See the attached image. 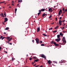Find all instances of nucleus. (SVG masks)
<instances>
[{
    "label": "nucleus",
    "mask_w": 67,
    "mask_h": 67,
    "mask_svg": "<svg viewBox=\"0 0 67 67\" xmlns=\"http://www.w3.org/2000/svg\"><path fill=\"white\" fill-rule=\"evenodd\" d=\"M36 42L38 44H39V41H40V40H39V39H38L37 38L36 39Z\"/></svg>",
    "instance_id": "obj_1"
},
{
    "label": "nucleus",
    "mask_w": 67,
    "mask_h": 67,
    "mask_svg": "<svg viewBox=\"0 0 67 67\" xmlns=\"http://www.w3.org/2000/svg\"><path fill=\"white\" fill-rule=\"evenodd\" d=\"M12 38H10L9 40H8L7 42H6V43H8V44H10V43H9V42H10L11 40H12Z\"/></svg>",
    "instance_id": "obj_2"
},
{
    "label": "nucleus",
    "mask_w": 67,
    "mask_h": 67,
    "mask_svg": "<svg viewBox=\"0 0 67 67\" xmlns=\"http://www.w3.org/2000/svg\"><path fill=\"white\" fill-rule=\"evenodd\" d=\"M63 21H61L60 20H59V25L60 26L62 25V22Z\"/></svg>",
    "instance_id": "obj_3"
},
{
    "label": "nucleus",
    "mask_w": 67,
    "mask_h": 67,
    "mask_svg": "<svg viewBox=\"0 0 67 67\" xmlns=\"http://www.w3.org/2000/svg\"><path fill=\"white\" fill-rule=\"evenodd\" d=\"M41 57H42V58H45V59L46 58V57H45V55H44V54H41Z\"/></svg>",
    "instance_id": "obj_4"
},
{
    "label": "nucleus",
    "mask_w": 67,
    "mask_h": 67,
    "mask_svg": "<svg viewBox=\"0 0 67 67\" xmlns=\"http://www.w3.org/2000/svg\"><path fill=\"white\" fill-rule=\"evenodd\" d=\"M56 41L57 42H59L60 41V38H59L55 39Z\"/></svg>",
    "instance_id": "obj_5"
},
{
    "label": "nucleus",
    "mask_w": 67,
    "mask_h": 67,
    "mask_svg": "<svg viewBox=\"0 0 67 67\" xmlns=\"http://www.w3.org/2000/svg\"><path fill=\"white\" fill-rule=\"evenodd\" d=\"M62 12V10L61 9H60V11H59V12L58 13V15H60V13H61V12Z\"/></svg>",
    "instance_id": "obj_6"
},
{
    "label": "nucleus",
    "mask_w": 67,
    "mask_h": 67,
    "mask_svg": "<svg viewBox=\"0 0 67 67\" xmlns=\"http://www.w3.org/2000/svg\"><path fill=\"white\" fill-rule=\"evenodd\" d=\"M48 10L49 12H53V10L51 8H49L48 9Z\"/></svg>",
    "instance_id": "obj_7"
},
{
    "label": "nucleus",
    "mask_w": 67,
    "mask_h": 67,
    "mask_svg": "<svg viewBox=\"0 0 67 67\" xmlns=\"http://www.w3.org/2000/svg\"><path fill=\"white\" fill-rule=\"evenodd\" d=\"M54 45H55V46H59V44H57V43H56L55 42H54Z\"/></svg>",
    "instance_id": "obj_8"
},
{
    "label": "nucleus",
    "mask_w": 67,
    "mask_h": 67,
    "mask_svg": "<svg viewBox=\"0 0 67 67\" xmlns=\"http://www.w3.org/2000/svg\"><path fill=\"white\" fill-rule=\"evenodd\" d=\"M40 31V27H38L37 28V32H38Z\"/></svg>",
    "instance_id": "obj_9"
},
{
    "label": "nucleus",
    "mask_w": 67,
    "mask_h": 67,
    "mask_svg": "<svg viewBox=\"0 0 67 67\" xmlns=\"http://www.w3.org/2000/svg\"><path fill=\"white\" fill-rule=\"evenodd\" d=\"M66 61H63L62 60H61V62H60V63H66Z\"/></svg>",
    "instance_id": "obj_10"
},
{
    "label": "nucleus",
    "mask_w": 67,
    "mask_h": 67,
    "mask_svg": "<svg viewBox=\"0 0 67 67\" xmlns=\"http://www.w3.org/2000/svg\"><path fill=\"white\" fill-rule=\"evenodd\" d=\"M39 10L41 11H41H42V12L44 11H45V9H41V10Z\"/></svg>",
    "instance_id": "obj_11"
},
{
    "label": "nucleus",
    "mask_w": 67,
    "mask_h": 67,
    "mask_svg": "<svg viewBox=\"0 0 67 67\" xmlns=\"http://www.w3.org/2000/svg\"><path fill=\"white\" fill-rule=\"evenodd\" d=\"M0 15L2 17H3V18H4V15H3V13H2L1 14H0Z\"/></svg>",
    "instance_id": "obj_12"
},
{
    "label": "nucleus",
    "mask_w": 67,
    "mask_h": 67,
    "mask_svg": "<svg viewBox=\"0 0 67 67\" xmlns=\"http://www.w3.org/2000/svg\"><path fill=\"white\" fill-rule=\"evenodd\" d=\"M39 12L38 13V15H40V14H41V10H39Z\"/></svg>",
    "instance_id": "obj_13"
},
{
    "label": "nucleus",
    "mask_w": 67,
    "mask_h": 67,
    "mask_svg": "<svg viewBox=\"0 0 67 67\" xmlns=\"http://www.w3.org/2000/svg\"><path fill=\"white\" fill-rule=\"evenodd\" d=\"M7 41H9V39L10 38V37H8L7 38Z\"/></svg>",
    "instance_id": "obj_14"
},
{
    "label": "nucleus",
    "mask_w": 67,
    "mask_h": 67,
    "mask_svg": "<svg viewBox=\"0 0 67 67\" xmlns=\"http://www.w3.org/2000/svg\"><path fill=\"white\" fill-rule=\"evenodd\" d=\"M4 20H5L6 21H8V18H4Z\"/></svg>",
    "instance_id": "obj_15"
},
{
    "label": "nucleus",
    "mask_w": 67,
    "mask_h": 67,
    "mask_svg": "<svg viewBox=\"0 0 67 67\" xmlns=\"http://www.w3.org/2000/svg\"><path fill=\"white\" fill-rule=\"evenodd\" d=\"M9 29V28L8 27H7L5 29H4V30H8Z\"/></svg>",
    "instance_id": "obj_16"
},
{
    "label": "nucleus",
    "mask_w": 67,
    "mask_h": 67,
    "mask_svg": "<svg viewBox=\"0 0 67 67\" xmlns=\"http://www.w3.org/2000/svg\"><path fill=\"white\" fill-rule=\"evenodd\" d=\"M45 15H46V14H45V13H43L42 15V17H44V16Z\"/></svg>",
    "instance_id": "obj_17"
},
{
    "label": "nucleus",
    "mask_w": 67,
    "mask_h": 67,
    "mask_svg": "<svg viewBox=\"0 0 67 67\" xmlns=\"http://www.w3.org/2000/svg\"><path fill=\"white\" fill-rule=\"evenodd\" d=\"M42 35L44 36H47V35H46L45 34H43Z\"/></svg>",
    "instance_id": "obj_18"
},
{
    "label": "nucleus",
    "mask_w": 67,
    "mask_h": 67,
    "mask_svg": "<svg viewBox=\"0 0 67 67\" xmlns=\"http://www.w3.org/2000/svg\"><path fill=\"white\" fill-rule=\"evenodd\" d=\"M18 2L19 3L20 2H22V0H18Z\"/></svg>",
    "instance_id": "obj_19"
},
{
    "label": "nucleus",
    "mask_w": 67,
    "mask_h": 67,
    "mask_svg": "<svg viewBox=\"0 0 67 67\" xmlns=\"http://www.w3.org/2000/svg\"><path fill=\"white\" fill-rule=\"evenodd\" d=\"M48 64H51V61L50 60L48 61Z\"/></svg>",
    "instance_id": "obj_20"
},
{
    "label": "nucleus",
    "mask_w": 67,
    "mask_h": 67,
    "mask_svg": "<svg viewBox=\"0 0 67 67\" xmlns=\"http://www.w3.org/2000/svg\"><path fill=\"white\" fill-rule=\"evenodd\" d=\"M60 35H61V36H63V34H62V33L60 32Z\"/></svg>",
    "instance_id": "obj_21"
},
{
    "label": "nucleus",
    "mask_w": 67,
    "mask_h": 67,
    "mask_svg": "<svg viewBox=\"0 0 67 67\" xmlns=\"http://www.w3.org/2000/svg\"><path fill=\"white\" fill-rule=\"evenodd\" d=\"M63 43H64V44H66V41L65 40L63 41Z\"/></svg>",
    "instance_id": "obj_22"
},
{
    "label": "nucleus",
    "mask_w": 67,
    "mask_h": 67,
    "mask_svg": "<svg viewBox=\"0 0 67 67\" xmlns=\"http://www.w3.org/2000/svg\"><path fill=\"white\" fill-rule=\"evenodd\" d=\"M38 60H39V59H37L36 60L35 59V62H37V61H38Z\"/></svg>",
    "instance_id": "obj_23"
},
{
    "label": "nucleus",
    "mask_w": 67,
    "mask_h": 67,
    "mask_svg": "<svg viewBox=\"0 0 67 67\" xmlns=\"http://www.w3.org/2000/svg\"><path fill=\"white\" fill-rule=\"evenodd\" d=\"M51 44H54V41H51Z\"/></svg>",
    "instance_id": "obj_24"
},
{
    "label": "nucleus",
    "mask_w": 67,
    "mask_h": 67,
    "mask_svg": "<svg viewBox=\"0 0 67 67\" xmlns=\"http://www.w3.org/2000/svg\"><path fill=\"white\" fill-rule=\"evenodd\" d=\"M57 38H59L60 37V35H58L57 36Z\"/></svg>",
    "instance_id": "obj_25"
},
{
    "label": "nucleus",
    "mask_w": 67,
    "mask_h": 67,
    "mask_svg": "<svg viewBox=\"0 0 67 67\" xmlns=\"http://www.w3.org/2000/svg\"><path fill=\"white\" fill-rule=\"evenodd\" d=\"M4 12L5 13H4V14L5 16V17H6V13L5 12Z\"/></svg>",
    "instance_id": "obj_26"
},
{
    "label": "nucleus",
    "mask_w": 67,
    "mask_h": 67,
    "mask_svg": "<svg viewBox=\"0 0 67 67\" xmlns=\"http://www.w3.org/2000/svg\"><path fill=\"white\" fill-rule=\"evenodd\" d=\"M58 27H59V26H57L56 27H55V28L54 29H57L58 28Z\"/></svg>",
    "instance_id": "obj_27"
},
{
    "label": "nucleus",
    "mask_w": 67,
    "mask_h": 67,
    "mask_svg": "<svg viewBox=\"0 0 67 67\" xmlns=\"http://www.w3.org/2000/svg\"><path fill=\"white\" fill-rule=\"evenodd\" d=\"M15 13H16V11H17V9H15Z\"/></svg>",
    "instance_id": "obj_28"
},
{
    "label": "nucleus",
    "mask_w": 67,
    "mask_h": 67,
    "mask_svg": "<svg viewBox=\"0 0 67 67\" xmlns=\"http://www.w3.org/2000/svg\"><path fill=\"white\" fill-rule=\"evenodd\" d=\"M33 58L37 59V58L36 57H33Z\"/></svg>",
    "instance_id": "obj_29"
},
{
    "label": "nucleus",
    "mask_w": 67,
    "mask_h": 67,
    "mask_svg": "<svg viewBox=\"0 0 67 67\" xmlns=\"http://www.w3.org/2000/svg\"><path fill=\"white\" fill-rule=\"evenodd\" d=\"M52 14H51L50 15V16H49V19H50V18H51V17H52Z\"/></svg>",
    "instance_id": "obj_30"
},
{
    "label": "nucleus",
    "mask_w": 67,
    "mask_h": 67,
    "mask_svg": "<svg viewBox=\"0 0 67 67\" xmlns=\"http://www.w3.org/2000/svg\"><path fill=\"white\" fill-rule=\"evenodd\" d=\"M12 62L13 61V60H14V59L13 58H12Z\"/></svg>",
    "instance_id": "obj_31"
},
{
    "label": "nucleus",
    "mask_w": 67,
    "mask_h": 67,
    "mask_svg": "<svg viewBox=\"0 0 67 67\" xmlns=\"http://www.w3.org/2000/svg\"><path fill=\"white\" fill-rule=\"evenodd\" d=\"M4 2H5V1H3V2H1L0 3H4Z\"/></svg>",
    "instance_id": "obj_32"
},
{
    "label": "nucleus",
    "mask_w": 67,
    "mask_h": 67,
    "mask_svg": "<svg viewBox=\"0 0 67 67\" xmlns=\"http://www.w3.org/2000/svg\"><path fill=\"white\" fill-rule=\"evenodd\" d=\"M62 10H63V11H65V8H63Z\"/></svg>",
    "instance_id": "obj_33"
},
{
    "label": "nucleus",
    "mask_w": 67,
    "mask_h": 67,
    "mask_svg": "<svg viewBox=\"0 0 67 67\" xmlns=\"http://www.w3.org/2000/svg\"><path fill=\"white\" fill-rule=\"evenodd\" d=\"M57 32V30H55L54 31H53V33H55V32Z\"/></svg>",
    "instance_id": "obj_34"
},
{
    "label": "nucleus",
    "mask_w": 67,
    "mask_h": 67,
    "mask_svg": "<svg viewBox=\"0 0 67 67\" xmlns=\"http://www.w3.org/2000/svg\"><path fill=\"white\" fill-rule=\"evenodd\" d=\"M40 43H43V42H42V41H40Z\"/></svg>",
    "instance_id": "obj_35"
},
{
    "label": "nucleus",
    "mask_w": 67,
    "mask_h": 67,
    "mask_svg": "<svg viewBox=\"0 0 67 67\" xmlns=\"http://www.w3.org/2000/svg\"><path fill=\"white\" fill-rule=\"evenodd\" d=\"M52 29H53V28L51 27L49 29V30H52Z\"/></svg>",
    "instance_id": "obj_36"
},
{
    "label": "nucleus",
    "mask_w": 67,
    "mask_h": 67,
    "mask_svg": "<svg viewBox=\"0 0 67 67\" xmlns=\"http://www.w3.org/2000/svg\"><path fill=\"white\" fill-rule=\"evenodd\" d=\"M41 46H44V44H41Z\"/></svg>",
    "instance_id": "obj_37"
},
{
    "label": "nucleus",
    "mask_w": 67,
    "mask_h": 67,
    "mask_svg": "<svg viewBox=\"0 0 67 67\" xmlns=\"http://www.w3.org/2000/svg\"><path fill=\"white\" fill-rule=\"evenodd\" d=\"M4 38H5V37H2V40H3V39H4Z\"/></svg>",
    "instance_id": "obj_38"
},
{
    "label": "nucleus",
    "mask_w": 67,
    "mask_h": 67,
    "mask_svg": "<svg viewBox=\"0 0 67 67\" xmlns=\"http://www.w3.org/2000/svg\"><path fill=\"white\" fill-rule=\"evenodd\" d=\"M1 36L0 39H1V38H2L3 36Z\"/></svg>",
    "instance_id": "obj_39"
},
{
    "label": "nucleus",
    "mask_w": 67,
    "mask_h": 67,
    "mask_svg": "<svg viewBox=\"0 0 67 67\" xmlns=\"http://www.w3.org/2000/svg\"><path fill=\"white\" fill-rule=\"evenodd\" d=\"M54 63H55L56 64H57V62L56 61H54Z\"/></svg>",
    "instance_id": "obj_40"
},
{
    "label": "nucleus",
    "mask_w": 67,
    "mask_h": 67,
    "mask_svg": "<svg viewBox=\"0 0 67 67\" xmlns=\"http://www.w3.org/2000/svg\"><path fill=\"white\" fill-rule=\"evenodd\" d=\"M55 20L57 21V17L55 18Z\"/></svg>",
    "instance_id": "obj_41"
},
{
    "label": "nucleus",
    "mask_w": 67,
    "mask_h": 67,
    "mask_svg": "<svg viewBox=\"0 0 67 67\" xmlns=\"http://www.w3.org/2000/svg\"><path fill=\"white\" fill-rule=\"evenodd\" d=\"M67 9H66L65 10V12H67Z\"/></svg>",
    "instance_id": "obj_42"
},
{
    "label": "nucleus",
    "mask_w": 67,
    "mask_h": 67,
    "mask_svg": "<svg viewBox=\"0 0 67 67\" xmlns=\"http://www.w3.org/2000/svg\"><path fill=\"white\" fill-rule=\"evenodd\" d=\"M29 60H32V58H30L29 59Z\"/></svg>",
    "instance_id": "obj_43"
},
{
    "label": "nucleus",
    "mask_w": 67,
    "mask_h": 67,
    "mask_svg": "<svg viewBox=\"0 0 67 67\" xmlns=\"http://www.w3.org/2000/svg\"><path fill=\"white\" fill-rule=\"evenodd\" d=\"M32 65H34V62H32Z\"/></svg>",
    "instance_id": "obj_44"
},
{
    "label": "nucleus",
    "mask_w": 67,
    "mask_h": 67,
    "mask_svg": "<svg viewBox=\"0 0 67 67\" xmlns=\"http://www.w3.org/2000/svg\"><path fill=\"white\" fill-rule=\"evenodd\" d=\"M4 34H6V32H4Z\"/></svg>",
    "instance_id": "obj_45"
},
{
    "label": "nucleus",
    "mask_w": 67,
    "mask_h": 67,
    "mask_svg": "<svg viewBox=\"0 0 67 67\" xmlns=\"http://www.w3.org/2000/svg\"><path fill=\"white\" fill-rule=\"evenodd\" d=\"M63 40H65V37H63Z\"/></svg>",
    "instance_id": "obj_46"
},
{
    "label": "nucleus",
    "mask_w": 67,
    "mask_h": 67,
    "mask_svg": "<svg viewBox=\"0 0 67 67\" xmlns=\"http://www.w3.org/2000/svg\"><path fill=\"white\" fill-rule=\"evenodd\" d=\"M62 21V22H63H63H65V20H64Z\"/></svg>",
    "instance_id": "obj_47"
},
{
    "label": "nucleus",
    "mask_w": 67,
    "mask_h": 67,
    "mask_svg": "<svg viewBox=\"0 0 67 67\" xmlns=\"http://www.w3.org/2000/svg\"><path fill=\"white\" fill-rule=\"evenodd\" d=\"M39 67H43V65H41V66H39Z\"/></svg>",
    "instance_id": "obj_48"
},
{
    "label": "nucleus",
    "mask_w": 67,
    "mask_h": 67,
    "mask_svg": "<svg viewBox=\"0 0 67 67\" xmlns=\"http://www.w3.org/2000/svg\"><path fill=\"white\" fill-rule=\"evenodd\" d=\"M63 32H64V33H65V32H66V31H63Z\"/></svg>",
    "instance_id": "obj_49"
},
{
    "label": "nucleus",
    "mask_w": 67,
    "mask_h": 67,
    "mask_svg": "<svg viewBox=\"0 0 67 67\" xmlns=\"http://www.w3.org/2000/svg\"><path fill=\"white\" fill-rule=\"evenodd\" d=\"M6 22H7V21H6L5 20H4V22L5 23Z\"/></svg>",
    "instance_id": "obj_50"
},
{
    "label": "nucleus",
    "mask_w": 67,
    "mask_h": 67,
    "mask_svg": "<svg viewBox=\"0 0 67 67\" xmlns=\"http://www.w3.org/2000/svg\"><path fill=\"white\" fill-rule=\"evenodd\" d=\"M36 66V64H35L34 65V66Z\"/></svg>",
    "instance_id": "obj_51"
},
{
    "label": "nucleus",
    "mask_w": 67,
    "mask_h": 67,
    "mask_svg": "<svg viewBox=\"0 0 67 67\" xmlns=\"http://www.w3.org/2000/svg\"><path fill=\"white\" fill-rule=\"evenodd\" d=\"M26 63H27V59H26Z\"/></svg>",
    "instance_id": "obj_52"
},
{
    "label": "nucleus",
    "mask_w": 67,
    "mask_h": 67,
    "mask_svg": "<svg viewBox=\"0 0 67 67\" xmlns=\"http://www.w3.org/2000/svg\"><path fill=\"white\" fill-rule=\"evenodd\" d=\"M65 11H63V13H64V14L65 13Z\"/></svg>",
    "instance_id": "obj_53"
},
{
    "label": "nucleus",
    "mask_w": 67,
    "mask_h": 67,
    "mask_svg": "<svg viewBox=\"0 0 67 67\" xmlns=\"http://www.w3.org/2000/svg\"><path fill=\"white\" fill-rule=\"evenodd\" d=\"M1 48H2V47H0V51H1Z\"/></svg>",
    "instance_id": "obj_54"
},
{
    "label": "nucleus",
    "mask_w": 67,
    "mask_h": 67,
    "mask_svg": "<svg viewBox=\"0 0 67 67\" xmlns=\"http://www.w3.org/2000/svg\"><path fill=\"white\" fill-rule=\"evenodd\" d=\"M59 19H60V20H61V19H62V17H60V18Z\"/></svg>",
    "instance_id": "obj_55"
},
{
    "label": "nucleus",
    "mask_w": 67,
    "mask_h": 67,
    "mask_svg": "<svg viewBox=\"0 0 67 67\" xmlns=\"http://www.w3.org/2000/svg\"><path fill=\"white\" fill-rule=\"evenodd\" d=\"M2 24H3V25H4V23H3V22L2 23Z\"/></svg>",
    "instance_id": "obj_56"
},
{
    "label": "nucleus",
    "mask_w": 67,
    "mask_h": 67,
    "mask_svg": "<svg viewBox=\"0 0 67 67\" xmlns=\"http://www.w3.org/2000/svg\"><path fill=\"white\" fill-rule=\"evenodd\" d=\"M32 42H34V40H32Z\"/></svg>",
    "instance_id": "obj_57"
},
{
    "label": "nucleus",
    "mask_w": 67,
    "mask_h": 67,
    "mask_svg": "<svg viewBox=\"0 0 67 67\" xmlns=\"http://www.w3.org/2000/svg\"><path fill=\"white\" fill-rule=\"evenodd\" d=\"M54 23L53 22L51 24H54Z\"/></svg>",
    "instance_id": "obj_58"
},
{
    "label": "nucleus",
    "mask_w": 67,
    "mask_h": 67,
    "mask_svg": "<svg viewBox=\"0 0 67 67\" xmlns=\"http://www.w3.org/2000/svg\"><path fill=\"white\" fill-rule=\"evenodd\" d=\"M38 67V65H36L35 67Z\"/></svg>",
    "instance_id": "obj_59"
},
{
    "label": "nucleus",
    "mask_w": 67,
    "mask_h": 67,
    "mask_svg": "<svg viewBox=\"0 0 67 67\" xmlns=\"http://www.w3.org/2000/svg\"><path fill=\"white\" fill-rule=\"evenodd\" d=\"M63 14H62L61 15V16H63Z\"/></svg>",
    "instance_id": "obj_60"
},
{
    "label": "nucleus",
    "mask_w": 67,
    "mask_h": 67,
    "mask_svg": "<svg viewBox=\"0 0 67 67\" xmlns=\"http://www.w3.org/2000/svg\"><path fill=\"white\" fill-rule=\"evenodd\" d=\"M9 44H10V45H12V43H9Z\"/></svg>",
    "instance_id": "obj_61"
},
{
    "label": "nucleus",
    "mask_w": 67,
    "mask_h": 67,
    "mask_svg": "<svg viewBox=\"0 0 67 67\" xmlns=\"http://www.w3.org/2000/svg\"><path fill=\"white\" fill-rule=\"evenodd\" d=\"M4 52H5V53H7V52L6 51H4Z\"/></svg>",
    "instance_id": "obj_62"
},
{
    "label": "nucleus",
    "mask_w": 67,
    "mask_h": 67,
    "mask_svg": "<svg viewBox=\"0 0 67 67\" xmlns=\"http://www.w3.org/2000/svg\"><path fill=\"white\" fill-rule=\"evenodd\" d=\"M63 29H64V27H63L62 28Z\"/></svg>",
    "instance_id": "obj_63"
},
{
    "label": "nucleus",
    "mask_w": 67,
    "mask_h": 67,
    "mask_svg": "<svg viewBox=\"0 0 67 67\" xmlns=\"http://www.w3.org/2000/svg\"><path fill=\"white\" fill-rule=\"evenodd\" d=\"M12 3H14V1H12Z\"/></svg>",
    "instance_id": "obj_64"
}]
</instances>
